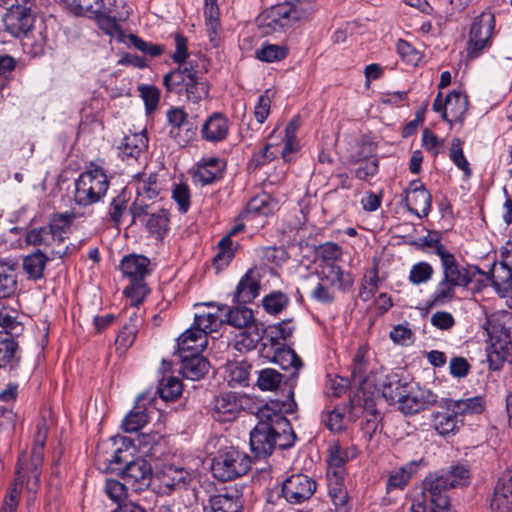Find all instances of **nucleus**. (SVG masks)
I'll return each mask as SVG.
<instances>
[{"mask_svg":"<svg viewBox=\"0 0 512 512\" xmlns=\"http://www.w3.org/2000/svg\"><path fill=\"white\" fill-rule=\"evenodd\" d=\"M440 474L446 481H448L451 488L465 486L470 481V472L463 465L452 466L448 471L442 472Z\"/></svg>","mask_w":512,"mask_h":512,"instance_id":"63","label":"nucleus"},{"mask_svg":"<svg viewBox=\"0 0 512 512\" xmlns=\"http://www.w3.org/2000/svg\"><path fill=\"white\" fill-rule=\"evenodd\" d=\"M157 391L163 400L174 401L182 393V383L173 376L163 377L159 382Z\"/></svg>","mask_w":512,"mask_h":512,"instance_id":"57","label":"nucleus"},{"mask_svg":"<svg viewBox=\"0 0 512 512\" xmlns=\"http://www.w3.org/2000/svg\"><path fill=\"white\" fill-rule=\"evenodd\" d=\"M289 297L281 291H272L262 299L264 310L270 315L281 313L289 304Z\"/></svg>","mask_w":512,"mask_h":512,"instance_id":"55","label":"nucleus"},{"mask_svg":"<svg viewBox=\"0 0 512 512\" xmlns=\"http://www.w3.org/2000/svg\"><path fill=\"white\" fill-rule=\"evenodd\" d=\"M277 203L266 193L259 194L248 202L245 210L240 214L243 220H253L256 217H266L274 213Z\"/></svg>","mask_w":512,"mask_h":512,"instance_id":"30","label":"nucleus"},{"mask_svg":"<svg viewBox=\"0 0 512 512\" xmlns=\"http://www.w3.org/2000/svg\"><path fill=\"white\" fill-rule=\"evenodd\" d=\"M446 410L435 412L432 418V425L437 433L441 436L454 435L459 429L458 415L449 407V403L445 401Z\"/></svg>","mask_w":512,"mask_h":512,"instance_id":"37","label":"nucleus"},{"mask_svg":"<svg viewBox=\"0 0 512 512\" xmlns=\"http://www.w3.org/2000/svg\"><path fill=\"white\" fill-rule=\"evenodd\" d=\"M197 306L202 310L195 314L193 326L206 336L216 332L225 323V306H215L212 303L198 304Z\"/></svg>","mask_w":512,"mask_h":512,"instance_id":"18","label":"nucleus"},{"mask_svg":"<svg viewBox=\"0 0 512 512\" xmlns=\"http://www.w3.org/2000/svg\"><path fill=\"white\" fill-rule=\"evenodd\" d=\"M120 474L130 489L141 491L149 486L152 469L146 460L136 459L127 463Z\"/></svg>","mask_w":512,"mask_h":512,"instance_id":"19","label":"nucleus"},{"mask_svg":"<svg viewBox=\"0 0 512 512\" xmlns=\"http://www.w3.org/2000/svg\"><path fill=\"white\" fill-rule=\"evenodd\" d=\"M457 288L458 287L452 285V283L441 277L440 281L437 283L434 291L430 296L429 306H443L447 303H450L456 298Z\"/></svg>","mask_w":512,"mask_h":512,"instance_id":"47","label":"nucleus"},{"mask_svg":"<svg viewBox=\"0 0 512 512\" xmlns=\"http://www.w3.org/2000/svg\"><path fill=\"white\" fill-rule=\"evenodd\" d=\"M166 118L169 125V135L177 144L186 146L196 138L197 123L188 117L183 108L172 107L168 109Z\"/></svg>","mask_w":512,"mask_h":512,"instance_id":"10","label":"nucleus"},{"mask_svg":"<svg viewBox=\"0 0 512 512\" xmlns=\"http://www.w3.org/2000/svg\"><path fill=\"white\" fill-rule=\"evenodd\" d=\"M316 9L313 0L284 2L265 10L258 17V27L263 34L279 32L298 21L307 19Z\"/></svg>","mask_w":512,"mask_h":512,"instance_id":"2","label":"nucleus"},{"mask_svg":"<svg viewBox=\"0 0 512 512\" xmlns=\"http://www.w3.org/2000/svg\"><path fill=\"white\" fill-rule=\"evenodd\" d=\"M433 275V266L426 261H420L411 266L408 279L413 285H421L428 283Z\"/></svg>","mask_w":512,"mask_h":512,"instance_id":"58","label":"nucleus"},{"mask_svg":"<svg viewBox=\"0 0 512 512\" xmlns=\"http://www.w3.org/2000/svg\"><path fill=\"white\" fill-rule=\"evenodd\" d=\"M127 457V450L116 448L113 450L110 457H103L101 454H99L98 461L99 463L103 461L102 469L105 471L120 474L123 471L125 465L130 462L128 461Z\"/></svg>","mask_w":512,"mask_h":512,"instance_id":"49","label":"nucleus"},{"mask_svg":"<svg viewBox=\"0 0 512 512\" xmlns=\"http://www.w3.org/2000/svg\"><path fill=\"white\" fill-rule=\"evenodd\" d=\"M181 372L183 376L190 380H199L209 371V362L206 358L198 354L182 355Z\"/></svg>","mask_w":512,"mask_h":512,"instance_id":"39","label":"nucleus"},{"mask_svg":"<svg viewBox=\"0 0 512 512\" xmlns=\"http://www.w3.org/2000/svg\"><path fill=\"white\" fill-rule=\"evenodd\" d=\"M5 30L14 37L27 36L35 22L30 0L12 4L3 17Z\"/></svg>","mask_w":512,"mask_h":512,"instance_id":"9","label":"nucleus"},{"mask_svg":"<svg viewBox=\"0 0 512 512\" xmlns=\"http://www.w3.org/2000/svg\"><path fill=\"white\" fill-rule=\"evenodd\" d=\"M177 345L180 356L198 354L206 348L207 337L192 326L179 336Z\"/></svg>","mask_w":512,"mask_h":512,"instance_id":"31","label":"nucleus"},{"mask_svg":"<svg viewBox=\"0 0 512 512\" xmlns=\"http://www.w3.org/2000/svg\"><path fill=\"white\" fill-rule=\"evenodd\" d=\"M150 293L144 280L131 281V284L124 289L125 296L129 299L131 307H138Z\"/></svg>","mask_w":512,"mask_h":512,"instance_id":"60","label":"nucleus"},{"mask_svg":"<svg viewBox=\"0 0 512 512\" xmlns=\"http://www.w3.org/2000/svg\"><path fill=\"white\" fill-rule=\"evenodd\" d=\"M183 92L186 95V99L194 104L199 103L203 99L209 97V85L208 82L201 77L200 71L197 69L192 78L188 79V83L184 88Z\"/></svg>","mask_w":512,"mask_h":512,"instance_id":"41","label":"nucleus"},{"mask_svg":"<svg viewBox=\"0 0 512 512\" xmlns=\"http://www.w3.org/2000/svg\"><path fill=\"white\" fill-rule=\"evenodd\" d=\"M226 163L219 157H206L200 159L193 172V179L202 186L213 184L224 176Z\"/></svg>","mask_w":512,"mask_h":512,"instance_id":"20","label":"nucleus"},{"mask_svg":"<svg viewBox=\"0 0 512 512\" xmlns=\"http://www.w3.org/2000/svg\"><path fill=\"white\" fill-rule=\"evenodd\" d=\"M168 212L159 210L152 213L146 221V228L156 239H162L168 231Z\"/></svg>","mask_w":512,"mask_h":512,"instance_id":"52","label":"nucleus"},{"mask_svg":"<svg viewBox=\"0 0 512 512\" xmlns=\"http://www.w3.org/2000/svg\"><path fill=\"white\" fill-rule=\"evenodd\" d=\"M68 9L77 16H90L104 8L103 0H65Z\"/></svg>","mask_w":512,"mask_h":512,"instance_id":"51","label":"nucleus"},{"mask_svg":"<svg viewBox=\"0 0 512 512\" xmlns=\"http://www.w3.org/2000/svg\"><path fill=\"white\" fill-rule=\"evenodd\" d=\"M237 244L229 239V236H224L217 245V252L213 258V265L217 271L226 268L235 256Z\"/></svg>","mask_w":512,"mask_h":512,"instance_id":"46","label":"nucleus"},{"mask_svg":"<svg viewBox=\"0 0 512 512\" xmlns=\"http://www.w3.org/2000/svg\"><path fill=\"white\" fill-rule=\"evenodd\" d=\"M404 200L409 212L418 218L426 217L431 211V194L420 180H413L404 191Z\"/></svg>","mask_w":512,"mask_h":512,"instance_id":"15","label":"nucleus"},{"mask_svg":"<svg viewBox=\"0 0 512 512\" xmlns=\"http://www.w3.org/2000/svg\"><path fill=\"white\" fill-rule=\"evenodd\" d=\"M484 328L492 342L488 352L490 369L499 370L506 358L512 355V312L492 313L487 317Z\"/></svg>","mask_w":512,"mask_h":512,"instance_id":"3","label":"nucleus"},{"mask_svg":"<svg viewBox=\"0 0 512 512\" xmlns=\"http://www.w3.org/2000/svg\"><path fill=\"white\" fill-rule=\"evenodd\" d=\"M494 29L495 17L492 12H482L473 20L466 48L468 59L478 58L491 46Z\"/></svg>","mask_w":512,"mask_h":512,"instance_id":"7","label":"nucleus"},{"mask_svg":"<svg viewBox=\"0 0 512 512\" xmlns=\"http://www.w3.org/2000/svg\"><path fill=\"white\" fill-rule=\"evenodd\" d=\"M355 163L359 166L354 170V176L360 180H366L375 176L379 169V161L377 157H368L363 155L355 159Z\"/></svg>","mask_w":512,"mask_h":512,"instance_id":"59","label":"nucleus"},{"mask_svg":"<svg viewBox=\"0 0 512 512\" xmlns=\"http://www.w3.org/2000/svg\"><path fill=\"white\" fill-rule=\"evenodd\" d=\"M147 400L146 394H141L136 400L134 408L126 415L122 421V428L125 432H137L143 428L149 421L145 401Z\"/></svg>","mask_w":512,"mask_h":512,"instance_id":"34","label":"nucleus"},{"mask_svg":"<svg viewBox=\"0 0 512 512\" xmlns=\"http://www.w3.org/2000/svg\"><path fill=\"white\" fill-rule=\"evenodd\" d=\"M467 106V97L461 92L452 91L445 98L442 118L449 123L461 122L467 111Z\"/></svg>","mask_w":512,"mask_h":512,"instance_id":"36","label":"nucleus"},{"mask_svg":"<svg viewBox=\"0 0 512 512\" xmlns=\"http://www.w3.org/2000/svg\"><path fill=\"white\" fill-rule=\"evenodd\" d=\"M197 71V66L188 64H179V67L170 73L166 74L163 78V84L167 91L181 94L188 83V79Z\"/></svg>","mask_w":512,"mask_h":512,"instance_id":"33","label":"nucleus"},{"mask_svg":"<svg viewBox=\"0 0 512 512\" xmlns=\"http://www.w3.org/2000/svg\"><path fill=\"white\" fill-rule=\"evenodd\" d=\"M451 486L441 474H433L424 480V496L430 502H436L438 498H448L446 492Z\"/></svg>","mask_w":512,"mask_h":512,"instance_id":"44","label":"nucleus"},{"mask_svg":"<svg viewBox=\"0 0 512 512\" xmlns=\"http://www.w3.org/2000/svg\"><path fill=\"white\" fill-rule=\"evenodd\" d=\"M327 452V474L335 472L340 475H346L345 464L357 456L355 446L343 447L339 442L331 443Z\"/></svg>","mask_w":512,"mask_h":512,"instance_id":"22","label":"nucleus"},{"mask_svg":"<svg viewBox=\"0 0 512 512\" xmlns=\"http://www.w3.org/2000/svg\"><path fill=\"white\" fill-rule=\"evenodd\" d=\"M263 339V332L258 325H250L243 329L235 337L234 347L241 353L249 352L256 348L260 340Z\"/></svg>","mask_w":512,"mask_h":512,"instance_id":"42","label":"nucleus"},{"mask_svg":"<svg viewBox=\"0 0 512 512\" xmlns=\"http://www.w3.org/2000/svg\"><path fill=\"white\" fill-rule=\"evenodd\" d=\"M190 480V474L183 468L168 466L164 469L161 476L163 486L174 489L182 487Z\"/></svg>","mask_w":512,"mask_h":512,"instance_id":"50","label":"nucleus"},{"mask_svg":"<svg viewBox=\"0 0 512 512\" xmlns=\"http://www.w3.org/2000/svg\"><path fill=\"white\" fill-rule=\"evenodd\" d=\"M270 342V349L268 344L264 342L260 350V354L279 364L284 370L292 369L291 377H296L299 370L303 366L301 358L290 348H281L279 343L275 341L274 337L268 339Z\"/></svg>","mask_w":512,"mask_h":512,"instance_id":"14","label":"nucleus"},{"mask_svg":"<svg viewBox=\"0 0 512 512\" xmlns=\"http://www.w3.org/2000/svg\"><path fill=\"white\" fill-rule=\"evenodd\" d=\"M345 475L327 474L328 494L337 512H348L349 495L344 484Z\"/></svg>","mask_w":512,"mask_h":512,"instance_id":"32","label":"nucleus"},{"mask_svg":"<svg viewBox=\"0 0 512 512\" xmlns=\"http://www.w3.org/2000/svg\"><path fill=\"white\" fill-rule=\"evenodd\" d=\"M229 130L230 122L228 118L221 112H214L204 121L200 133L205 141L218 143L227 138Z\"/></svg>","mask_w":512,"mask_h":512,"instance_id":"21","label":"nucleus"},{"mask_svg":"<svg viewBox=\"0 0 512 512\" xmlns=\"http://www.w3.org/2000/svg\"><path fill=\"white\" fill-rule=\"evenodd\" d=\"M374 378L375 382L371 384L364 396L366 401L372 399L376 393H381L389 403H400L404 392H406L407 383L401 382L396 374L380 373Z\"/></svg>","mask_w":512,"mask_h":512,"instance_id":"12","label":"nucleus"},{"mask_svg":"<svg viewBox=\"0 0 512 512\" xmlns=\"http://www.w3.org/2000/svg\"><path fill=\"white\" fill-rule=\"evenodd\" d=\"M108 187L107 175L101 167L88 169L75 180V203L84 207L92 205L104 197Z\"/></svg>","mask_w":512,"mask_h":512,"instance_id":"4","label":"nucleus"},{"mask_svg":"<svg viewBox=\"0 0 512 512\" xmlns=\"http://www.w3.org/2000/svg\"><path fill=\"white\" fill-rule=\"evenodd\" d=\"M437 399V395L431 390L420 387L413 388L407 385L406 392H404L399 403V408L405 414H415L436 404Z\"/></svg>","mask_w":512,"mask_h":512,"instance_id":"17","label":"nucleus"},{"mask_svg":"<svg viewBox=\"0 0 512 512\" xmlns=\"http://www.w3.org/2000/svg\"><path fill=\"white\" fill-rule=\"evenodd\" d=\"M251 366L246 362H235L228 365V383L230 386H247Z\"/></svg>","mask_w":512,"mask_h":512,"instance_id":"54","label":"nucleus"},{"mask_svg":"<svg viewBox=\"0 0 512 512\" xmlns=\"http://www.w3.org/2000/svg\"><path fill=\"white\" fill-rule=\"evenodd\" d=\"M49 258L45 253L37 250L23 259V270L31 279H40L43 276V272Z\"/></svg>","mask_w":512,"mask_h":512,"instance_id":"45","label":"nucleus"},{"mask_svg":"<svg viewBox=\"0 0 512 512\" xmlns=\"http://www.w3.org/2000/svg\"><path fill=\"white\" fill-rule=\"evenodd\" d=\"M17 343L12 337L0 332V368L11 364L16 356Z\"/></svg>","mask_w":512,"mask_h":512,"instance_id":"64","label":"nucleus"},{"mask_svg":"<svg viewBox=\"0 0 512 512\" xmlns=\"http://www.w3.org/2000/svg\"><path fill=\"white\" fill-rule=\"evenodd\" d=\"M17 286V274L13 266L0 263V298L14 293Z\"/></svg>","mask_w":512,"mask_h":512,"instance_id":"53","label":"nucleus"},{"mask_svg":"<svg viewBox=\"0 0 512 512\" xmlns=\"http://www.w3.org/2000/svg\"><path fill=\"white\" fill-rule=\"evenodd\" d=\"M241 405L234 393H225L215 397L212 406V417L219 422H230L236 419Z\"/></svg>","mask_w":512,"mask_h":512,"instance_id":"23","label":"nucleus"},{"mask_svg":"<svg viewBox=\"0 0 512 512\" xmlns=\"http://www.w3.org/2000/svg\"><path fill=\"white\" fill-rule=\"evenodd\" d=\"M224 314L225 322L240 330L247 329L250 325H257L254 321L253 311L245 306H237L232 309L225 306Z\"/></svg>","mask_w":512,"mask_h":512,"instance_id":"40","label":"nucleus"},{"mask_svg":"<svg viewBox=\"0 0 512 512\" xmlns=\"http://www.w3.org/2000/svg\"><path fill=\"white\" fill-rule=\"evenodd\" d=\"M119 5L122 7L121 11L109 9L108 11L100 10L99 13H95L94 17L99 27L104 30L107 34L113 35L120 30L119 22L125 21L130 16V10L126 6L124 1H120Z\"/></svg>","mask_w":512,"mask_h":512,"instance_id":"28","label":"nucleus"},{"mask_svg":"<svg viewBox=\"0 0 512 512\" xmlns=\"http://www.w3.org/2000/svg\"><path fill=\"white\" fill-rule=\"evenodd\" d=\"M295 408L294 392L290 389L287 400L271 401L258 410V422L250 432V449L255 458H266L275 448L287 449L294 445L296 435L283 414L292 413Z\"/></svg>","mask_w":512,"mask_h":512,"instance_id":"1","label":"nucleus"},{"mask_svg":"<svg viewBox=\"0 0 512 512\" xmlns=\"http://www.w3.org/2000/svg\"><path fill=\"white\" fill-rule=\"evenodd\" d=\"M251 466L250 457L235 447L221 450L213 460L212 473L221 481H230L248 472Z\"/></svg>","mask_w":512,"mask_h":512,"instance_id":"5","label":"nucleus"},{"mask_svg":"<svg viewBox=\"0 0 512 512\" xmlns=\"http://www.w3.org/2000/svg\"><path fill=\"white\" fill-rule=\"evenodd\" d=\"M283 381V375L275 369L266 368L258 372L257 386L263 391L276 390Z\"/></svg>","mask_w":512,"mask_h":512,"instance_id":"61","label":"nucleus"},{"mask_svg":"<svg viewBox=\"0 0 512 512\" xmlns=\"http://www.w3.org/2000/svg\"><path fill=\"white\" fill-rule=\"evenodd\" d=\"M436 255L440 258L441 277L458 288H467L477 275L483 274L477 266L459 263L446 247L438 246Z\"/></svg>","mask_w":512,"mask_h":512,"instance_id":"6","label":"nucleus"},{"mask_svg":"<svg viewBox=\"0 0 512 512\" xmlns=\"http://www.w3.org/2000/svg\"><path fill=\"white\" fill-rule=\"evenodd\" d=\"M260 278V273L257 268L247 270L236 288L235 297L238 302L248 303L259 295Z\"/></svg>","mask_w":512,"mask_h":512,"instance_id":"27","label":"nucleus"},{"mask_svg":"<svg viewBox=\"0 0 512 512\" xmlns=\"http://www.w3.org/2000/svg\"><path fill=\"white\" fill-rule=\"evenodd\" d=\"M369 370V355L366 346H360L353 358L351 367V378L354 386H357L359 392L366 396V391L370 389L371 384L375 382L374 376L380 375L381 372H370Z\"/></svg>","mask_w":512,"mask_h":512,"instance_id":"16","label":"nucleus"},{"mask_svg":"<svg viewBox=\"0 0 512 512\" xmlns=\"http://www.w3.org/2000/svg\"><path fill=\"white\" fill-rule=\"evenodd\" d=\"M257 59L271 63L280 61L288 55V48L283 45L263 43L260 48L255 51Z\"/></svg>","mask_w":512,"mask_h":512,"instance_id":"56","label":"nucleus"},{"mask_svg":"<svg viewBox=\"0 0 512 512\" xmlns=\"http://www.w3.org/2000/svg\"><path fill=\"white\" fill-rule=\"evenodd\" d=\"M0 327L5 330L2 334H7L10 337L13 334H17L21 330L17 311L8 307H2L0 309Z\"/></svg>","mask_w":512,"mask_h":512,"instance_id":"62","label":"nucleus"},{"mask_svg":"<svg viewBox=\"0 0 512 512\" xmlns=\"http://www.w3.org/2000/svg\"><path fill=\"white\" fill-rule=\"evenodd\" d=\"M486 282H491L495 291L505 297L512 292V268L503 262L495 263L489 273L479 274Z\"/></svg>","mask_w":512,"mask_h":512,"instance_id":"25","label":"nucleus"},{"mask_svg":"<svg viewBox=\"0 0 512 512\" xmlns=\"http://www.w3.org/2000/svg\"><path fill=\"white\" fill-rule=\"evenodd\" d=\"M137 196L131 205L134 218L148 214L146 201L154 200L159 196L161 187L156 173H138L135 175Z\"/></svg>","mask_w":512,"mask_h":512,"instance_id":"11","label":"nucleus"},{"mask_svg":"<svg viewBox=\"0 0 512 512\" xmlns=\"http://www.w3.org/2000/svg\"><path fill=\"white\" fill-rule=\"evenodd\" d=\"M49 426L47 421L43 418L36 426V432L34 434V441L31 450V468L34 477H38L44 459V448L48 437Z\"/></svg>","mask_w":512,"mask_h":512,"instance_id":"29","label":"nucleus"},{"mask_svg":"<svg viewBox=\"0 0 512 512\" xmlns=\"http://www.w3.org/2000/svg\"><path fill=\"white\" fill-rule=\"evenodd\" d=\"M149 264L150 260L143 255H128L122 259L120 269L130 281L144 280L149 273Z\"/></svg>","mask_w":512,"mask_h":512,"instance_id":"38","label":"nucleus"},{"mask_svg":"<svg viewBox=\"0 0 512 512\" xmlns=\"http://www.w3.org/2000/svg\"><path fill=\"white\" fill-rule=\"evenodd\" d=\"M492 512L512 511V477L501 475L494 489L490 502Z\"/></svg>","mask_w":512,"mask_h":512,"instance_id":"26","label":"nucleus"},{"mask_svg":"<svg viewBox=\"0 0 512 512\" xmlns=\"http://www.w3.org/2000/svg\"><path fill=\"white\" fill-rule=\"evenodd\" d=\"M148 147V139L143 133H134L126 135L118 147L119 155L123 160H138L140 155Z\"/></svg>","mask_w":512,"mask_h":512,"instance_id":"35","label":"nucleus"},{"mask_svg":"<svg viewBox=\"0 0 512 512\" xmlns=\"http://www.w3.org/2000/svg\"><path fill=\"white\" fill-rule=\"evenodd\" d=\"M315 490L316 482L304 474L291 475L282 485V495L291 504H299L308 500Z\"/></svg>","mask_w":512,"mask_h":512,"instance_id":"13","label":"nucleus"},{"mask_svg":"<svg viewBox=\"0 0 512 512\" xmlns=\"http://www.w3.org/2000/svg\"><path fill=\"white\" fill-rule=\"evenodd\" d=\"M449 407L459 415L480 414L485 409V401L481 396H474L466 399L447 400Z\"/></svg>","mask_w":512,"mask_h":512,"instance_id":"48","label":"nucleus"},{"mask_svg":"<svg viewBox=\"0 0 512 512\" xmlns=\"http://www.w3.org/2000/svg\"><path fill=\"white\" fill-rule=\"evenodd\" d=\"M418 463L411 461L397 471L392 472L386 483L387 492L403 490L408 484L411 476L417 471Z\"/></svg>","mask_w":512,"mask_h":512,"instance_id":"43","label":"nucleus"},{"mask_svg":"<svg viewBox=\"0 0 512 512\" xmlns=\"http://www.w3.org/2000/svg\"><path fill=\"white\" fill-rule=\"evenodd\" d=\"M319 279L332 289L348 291L354 283L353 275L341 269L335 263L325 264L319 273Z\"/></svg>","mask_w":512,"mask_h":512,"instance_id":"24","label":"nucleus"},{"mask_svg":"<svg viewBox=\"0 0 512 512\" xmlns=\"http://www.w3.org/2000/svg\"><path fill=\"white\" fill-rule=\"evenodd\" d=\"M74 219L69 213L55 214L51 223L38 228H32L25 235V242L33 246H50L57 241L61 243L64 239L63 232Z\"/></svg>","mask_w":512,"mask_h":512,"instance_id":"8","label":"nucleus"}]
</instances>
